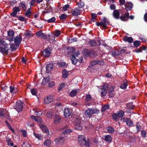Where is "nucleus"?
Listing matches in <instances>:
<instances>
[{
  "label": "nucleus",
  "mask_w": 147,
  "mask_h": 147,
  "mask_svg": "<svg viewBox=\"0 0 147 147\" xmlns=\"http://www.w3.org/2000/svg\"><path fill=\"white\" fill-rule=\"evenodd\" d=\"M78 140L79 144L81 146H84L85 147H90V143L88 140H86V137L84 136H79Z\"/></svg>",
  "instance_id": "obj_1"
},
{
  "label": "nucleus",
  "mask_w": 147,
  "mask_h": 147,
  "mask_svg": "<svg viewBox=\"0 0 147 147\" xmlns=\"http://www.w3.org/2000/svg\"><path fill=\"white\" fill-rule=\"evenodd\" d=\"M82 52L85 56L89 57L94 56L95 54V52L93 50H89L87 49H83Z\"/></svg>",
  "instance_id": "obj_2"
},
{
  "label": "nucleus",
  "mask_w": 147,
  "mask_h": 147,
  "mask_svg": "<svg viewBox=\"0 0 147 147\" xmlns=\"http://www.w3.org/2000/svg\"><path fill=\"white\" fill-rule=\"evenodd\" d=\"M3 46H0V52L3 55L7 54L10 49L8 44L5 43Z\"/></svg>",
  "instance_id": "obj_3"
},
{
  "label": "nucleus",
  "mask_w": 147,
  "mask_h": 147,
  "mask_svg": "<svg viewBox=\"0 0 147 147\" xmlns=\"http://www.w3.org/2000/svg\"><path fill=\"white\" fill-rule=\"evenodd\" d=\"M23 102L21 100H18L16 102L15 109L18 112H20L22 110Z\"/></svg>",
  "instance_id": "obj_4"
},
{
  "label": "nucleus",
  "mask_w": 147,
  "mask_h": 147,
  "mask_svg": "<svg viewBox=\"0 0 147 147\" xmlns=\"http://www.w3.org/2000/svg\"><path fill=\"white\" fill-rule=\"evenodd\" d=\"M51 48L48 47L44 49L41 52V54L45 57H49L51 54Z\"/></svg>",
  "instance_id": "obj_5"
},
{
  "label": "nucleus",
  "mask_w": 147,
  "mask_h": 147,
  "mask_svg": "<svg viewBox=\"0 0 147 147\" xmlns=\"http://www.w3.org/2000/svg\"><path fill=\"white\" fill-rule=\"evenodd\" d=\"M54 97V96L52 95H49L45 97L44 98V104H47L50 103L53 101Z\"/></svg>",
  "instance_id": "obj_6"
},
{
  "label": "nucleus",
  "mask_w": 147,
  "mask_h": 147,
  "mask_svg": "<svg viewBox=\"0 0 147 147\" xmlns=\"http://www.w3.org/2000/svg\"><path fill=\"white\" fill-rule=\"evenodd\" d=\"M12 10L13 12L11 13V16L14 17H17V13L20 11L21 9L19 7H15L13 8Z\"/></svg>",
  "instance_id": "obj_7"
},
{
  "label": "nucleus",
  "mask_w": 147,
  "mask_h": 147,
  "mask_svg": "<svg viewBox=\"0 0 147 147\" xmlns=\"http://www.w3.org/2000/svg\"><path fill=\"white\" fill-rule=\"evenodd\" d=\"M81 10L79 8H75L72 9L71 11V13L73 16H77L80 15Z\"/></svg>",
  "instance_id": "obj_8"
},
{
  "label": "nucleus",
  "mask_w": 147,
  "mask_h": 147,
  "mask_svg": "<svg viewBox=\"0 0 147 147\" xmlns=\"http://www.w3.org/2000/svg\"><path fill=\"white\" fill-rule=\"evenodd\" d=\"M74 125L75 128L76 130H80L82 129L81 122L80 120H79L77 121H76L74 123Z\"/></svg>",
  "instance_id": "obj_9"
},
{
  "label": "nucleus",
  "mask_w": 147,
  "mask_h": 147,
  "mask_svg": "<svg viewBox=\"0 0 147 147\" xmlns=\"http://www.w3.org/2000/svg\"><path fill=\"white\" fill-rule=\"evenodd\" d=\"M129 15L128 12L125 13L124 15L120 16L119 19L123 21H127L129 18Z\"/></svg>",
  "instance_id": "obj_10"
},
{
  "label": "nucleus",
  "mask_w": 147,
  "mask_h": 147,
  "mask_svg": "<svg viewBox=\"0 0 147 147\" xmlns=\"http://www.w3.org/2000/svg\"><path fill=\"white\" fill-rule=\"evenodd\" d=\"M120 13L119 10L115 9L113 12V15L115 18L116 19H118L120 18Z\"/></svg>",
  "instance_id": "obj_11"
},
{
  "label": "nucleus",
  "mask_w": 147,
  "mask_h": 147,
  "mask_svg": "<svg viewBox=\"0 0 147 147\" xmlns=\"http://www.w3.org/2000/svg\"><path fill=\"white\" fill-rule=\"evenodd\" d=\"M39 125L43 132L46 133L47 135L49 134V130L45 125L40 123L39 124Z\"/></svg>",
  "instance_id": "obj_12"
},
{
  "label": "nucleus",
  "mask_w": 147,
  "mask_h": 147,
  "mask_svg": "<svg viewBox=\"0 0 147 147\" xmlns=\"http://www.w3.org/2000/svg\"><path fill=\"white\" fill-rule=\"evenodd\" d=\"M123 120L126 122L127 125L129 126H132L134 124L133 122L129 118H124Z\"/></svg>",
  "instance_id": "obj_13"
},
{
  "label": "nucleus",
  "mask_w": 147,
  "mask_h": 147,
  "mask_svg": "<svg viewBox=\"0 0 147 147\" xmlns=\"http://www.w3.org/2000/svg\"><path fill=\"white\" fill-rule=\"evenodd\" d=\"M133 6V4L131 2L127 3L125 5V9L127 11L131 10L132 9Z\"/></svg>",
  "instance_id": "obj_14"
},
{
  "label": "nucleus",
  "mask_w": 147,
  "mask_h": 147,
  "mask_svg": "<svg viewBox=\"0 0 147 147\" xmlns=\"http://www.w3.org/2000/svg\"><path fill=\"white\" fill-rule=\"evenodd\" d=\"M71 112L69 109H65L64 111V115L66 117H69L71 114Z\"/></svg>",
  "instance_id": "obj_15"
},
{
  "label": "nucleus",
  "mask_w": 147,
  "mask_h": 147,
  "mask_svg": "<svg viewBox=\"0 0 147 147\" xmlns=\"http://www.w3.org/2000/svg\"><path fill=\"white\" fill-rule=\"evenodd\" d=\"M84 113L87 117L89 118L91 117L92 115L90 108H88L85 110L84 111Z\"/></svg>",
  "instance_id": "obj_16"
},
{
  "label": "nucleus",
  "mask_w": 147,
  "mask_h": 147,
  "mask_svg": "<svg viewBox=\"0 0 147 147\" xmlns=\"http://www.w3.org/2000/svg\"><path fill=\"white\" fill-rule=\"evenodd\" d=\"M46 68V72L49 73L53 68V64L51 63L48 64Z\"/></svg>",
  "instance_id": "obj_17"
},
{
  "label": "nucleus",
  "mask_w": 147,
  "mask_h": 147,
  "mask_svg": "<svg viewBox=\"0 0 147 147\" xmlns=\"http://www.w3.org/2000/svg\"><path fill=\"white\" fill-rule=\"evenodd\" d=\"M50 80L51 79L49 77L47 76L46 77H45L43 78L41 84L43 85H45L49 82Z\"/></svg>",
  "instance_id": "obj_18"
},
{
  "label": "nucleus",
  "mask_w": 147,
  "mask_h": 147,
  "mask_svg": "<svg viewBox=\"0 0 147 147\" xmlns=\"http://www.w3.org/2000/svg\"><path fill=\"white\" fill-rule=\"evenodd\" d=\"M10 50L12 51H16L19 47V46L18 45H17L16 44H14L13 43H10Z\"/></svg>",
  "instance_id": "obj_19"
},
{
  "label": "nucleus",
  "mask_w": 147,
  "mask_h": 147,
  "mask_svg": "<svg viewBox=\"0 0 147 147\" xmlns=\"http://www.w3.org/2000/svg\"><path fill=\"white\" fill-rule=\"evenodd\" d=\"M65 141L64 139L63 138H60L59 139H56V142L58 145H62L64 144Z\"/></svg>",
  "instance_id": "obj_20"
},
{
  "label": "nucleus",
  "mask_w": 147,
  "mask_h": 147,
  "mask_svg": "<svg viewBox=\"0 0 147 147\" xmlns=\"http://www.w3.org/2000/svg\"><path fill=\"white\" fill-rule=\"evenodd\" d=\"M104 140L107 142H112V138L110 135H108L104 136Z\"/></svg>",
  "instance_id": "obj_21"
},
{
  "label": "nucleus",
  "mask_w": 147,
  "mask_h": 147,
  "mask_svg": "<svg viewBox=\"0 0 147 147\" xmlns=\"http://www.w3.org/2000/svg\"><path fill=\"white\" fill-rule=\"evenodd\" d=\"M102 62L100 60H93L90 63L91 65L93 66L97 64H101Z\"/></svg>",
  "instance_id": "obj_22"
},
{
  "label": "nucleus",
  "mask_w": 147,
  "mask_h": 147,
  "mask_svg": "<svg viewBox=\"0 0 147 147\" xmlns=\"http://www.w3.org/2000/svg\"><path fill=\"white\" fill-rule=\"evenodd\" d=\"M22 40V37H15L14 39V42L15 44L19 46Z\"/></svg>",
  "instance_id": "obj_23"
},
{
  "label": "nucleus",
  "mask_w": 147,
  "mask_h": 147,
  "mask_svg": "<svg viewBox=\"0 0 147 147\" xmlns=\"http://www.w3.org/2000/svg\"><path fill=\"white\" fill-rule=\"evenodd\" d=\"M47 117L50 119H52L55 117L54 113L51 111H50L48 112L47 113Z\"/></svg>",
  "instance_id": "obj_24"
},
{
  "label": "nucleus",
  "mask_w": 147,
  "mask_h": 147,
  "mask_svg": "<svg viewBox=\"0 0 147 147\" xmlns=\"http://www.w3.org/2000/svg\"><path fill=\"white\" fill-rule=\"evenodd\" d=\"M123 40L125 42H128L129 43L132 42L133 41L132 37H123Z\"/></svg>",
  "instance_id": "obj_25"
},
{
  "label": "nucleus",
  "mask_w": 147,
  "mask_h": 147,
  "mask_svg": "<svg viewBox=\"0 0 147 147\" xmlns=\"http://www.w3.org/2000/svg\"><path fill=\"white\" fill-rule=\"evenodd\" d=\"M31 7L29 8L25 13V16L27 18H30V15L32 14V12L30 11L31 9Z\"/></svg>",
  "instance_id": "obj_26"
},
{
  "label": "nucleus",
  "mask_w": 147,
  "mask_h": 147,
  "mask_svg": "<svg viewBox=\"0 0 147 147\" xmlns=\"http://www.w3.org/2000/svg\"><path fill=\"white\" fill-rule=\"evenodd\" d=\"M67 54L69 55L70 54L72 53L75 50V48L73 47H67L66 48Z\"/></svg>",
  "instance_id": "obj_27"
},
{
  "label": "nucleus",
  "mask_w": 147,
  "mask_h": 147,
  "mask_svg": "<svg viewBox=\"0 0 147 147\" xmlns=\"http://www.w3.org/2000/svg\"><path fill=\"white\" fill-rule=\"evenodd\" d=\"M96 25L98 26H102L103 28L104 29H106L107 27V26L104 25L102 21L100 22H96Z\"/></svg>",
  "instance_id": "obj_28"
},
{
  "label": "nucleus",
  "mask_w": 147,
  "mask_h": 147,
  "mask_svg": "<svg viewBox=\"0 0 147 147\" xmlns=\"http://www.w3.org/2000/svg\"><path fill=\"white\" fill-rule=\"evenodd\" d=\"M70 59L72 63L74 64H76L77 62L78 59H76L75 57L72 55L70 57Z\"/></svg>",
  "instance_id": "obj_29"
},
{
  "label": "nucleus",
  "mask_w": 147,
  "mask_h": 147,
  "mask_svg": "<svg viewBox=\"0 0 147 147\" xmlns=\"http://www.w3.org/2000/svg\"><path fill=\"white\" fill-rule=\"evenodd\" d=\"M61 118L59 114H57L56 113V123H58L61 121Z\"/></svg>",
  "instance_id": "obj_30"
},
{
  "label": "nucleus",
  "mask_w": 147,
  "mask_h": 147,
  "mask_svg": "<svg viewBox=\"0 0 147 147\" xmlns=\"http://www.w3.org/2000/svg\"><path fill=\"white\" fill-rule=\"evenodd\" d=\"M92 115L94 114H98L99 113V111L98 110L96 107H93L90 108Z\"/></svg>",
  "instance_id": "obj_31"
},
{
  "label": "nucleus",
  "mask_w": 147,
  "mask_h": 147,
  "mask_svg": "<svg viewBox=\"0 0 147 147\" xmlns=\"http://www.w3.org/2000/svg\"><path fill=\"white\" fill-rule=\"evenodd\" d=\"M106 129L109 133L113 134L114 132V129L111 126L107 127Z\"/></svg>",
  "instance_id": "obj_32"
},
{
  "label": "nucleus",
  "mask_w": 147,
  "mask_h": 147,
  "mask_svg": "<svg viewBox=\"0 0 147 147\" xmlns=\"http://www.w3.org/2000/svg\"><path fill=\"white\" fill-rule=\"evenodd\" d=\"M127 85L128 83L127 81V80H125V81L120 85V88L122 89H125L126 88Z\"/></svg>",
  "instance_id": "obj_33"
},
{
  "label": "nucleus",
  "mask_w": 147,
  "mask_h": 147,
  "mask_svg": "<svg viewBox=\"0 0 147 147\" xmlns=\"http://www.w3.org/2000/svg\"><path fill=\"white\" fill-rule=\"evenodd\" d=\"M24 34L26 36L31 37L34 35V34H32L31 31L29 30H27L24 32Z\"/></svg>",
  "instance_id": "obj_34"
},
{
  "label": "nucleus",
  "mask_w": 147,
  "mask_h": 147,
  "mask_svg": "<svg viewBox=\"0 0 147 147\" xmlns=\"http://www.w3.org/2000/svg\"><path fill=\"white\" fill-rule=\"evenodd\" d=\"M68 76V72L65 69H64L63 71V77L64 78H66Z\"/></svg>",
  "instance_id": "obj_35"
},
{
  "label": "nucleus",
  "mask_w": 147,
  "mask_h": 147,
  "mask_svg": "<svg viewBox=\"0 0 147 147\" xmlns=\"http://www.w3.org/2000/svg\"><path fill=\"white\" fill-rule=\"evenodd\" d=\"M117 114L118 115V117L121 118L124 115V112L121 110L117 112Z\"/></svg>",
  "instance_id": "obj_36"
},
{
  "label": "nucleus",
  "mask_w": 147,
  "mask_h": 147,
  "mask_svg": "<svg viewBox=\"0 0 147 147\" xmlns=\"http://www.w3.org/2000/svg\"><path fill=\"white\" fill-rule=\"evenodd\" d=\"M104 25L107 26V25H109L110 22L108 19H107L105 17L103 18V20H102Z\"/></svg>",
  "instance_id": "obj_37"
},
{
  "label": "nucleus",
  "mask_w": 147,
  "mask_h": 147,
  "mask_svg": "<svg viewBox=\"0 0 147 147\" xmlns=\"http://www.w3.org/2000/svg\"><path fill=\"white\" fill-rule=\"evenodd\" d=\"M78 93L77 89L73 90L70 93L69 95L70 96L73 97L76 96Z\"/></svg>",
  "instance_id": "obj_38"
},
{
  "label": "nucleus",
  "mask_w": 147,
  "mask_h": 147,
  "mask_svg": "<svg viewBox=\"0 0 147 147\" xmlns=\"http://www.w3.org/2000/svg\"><path fill=\"white\" fill-rule=\"evenodd\" d=\"M19 5L20 7H22L24 10L25 11L27 7L25 5V3L24 1H23L20 3Z\"/></svg>",
  "instance_id": "obj_39"
},
{
  "label": "nucleus",
  "mask_w": 147,
  "mask_h": 147,
  "mask_svg": "<svg viewBox=\"0 0 147 147\" xmlns=\"http://www.w3.org/2000/svg\"><path fill=\"white\" fill-rule=\"evenodd\" d=\"M36 36L38 37H47V36L42 33L41 31H38L36 33Z\"/></svg>",
  "instance_id": "obj_40"
},
{
  "label": "nucleus",
  "mask_w": 147,
  "mask_h": 147,
  "mask_svg": "<svg viewBox=\"0 0 147 147\" xmlns=\"http://www.w3.org/2000/svg\"><path fill=\"white\" fill-rule=\"evenodd\" d=\"M30 145L29 142L26 140H25L23 143L22 147H30Z\"/></svg>",
  "instance_id": "obj_41"
},
{
  "label": "nucleus",
  "mask_w": 147,
  "mask_h": 147,
  "mask_svg": "<svg viewBox=\"0 0 147 147\" xmlns=\"http://www.w3.org/2000/svg\"><path fill=\"white\" fill-rule=\"evenodd\" d=\"M10 92L13 94L16 93L17 92V89L13 86H10L9 87Z\"/></svg>",
  "instance_id": "obj_42"
},
{
  "label": "nucleus",
  "mask_w": 147,
  "mask_h": 147,
  "mask_svg": "<svg viewBox=\"0 0 147 147\" xmlns=\"http://www.w3.org/2000/svg\"><path fill=\"white\" fill-rule=\"evenodd\" d=\"M14 33V32L12 30L10 29L7 32L8 35L9 37H13Z\"/></svg>",
  "instance_id": "obj_43"
},
{
  "label": "nucleus",
  "mask_w": 147,
  "mask_h": 147,
  "mask_svg": "<svg viewBox=\"0 0 147 147\" xmlns=\"http://www.w3.org/2000/svg\"><path fill=\"white\" fill-rule=\"evenodd\" d=\"M91 21L93 22H95L97 19L96 18L97 17L96 15V13H93L91 14Z\"/></svg>",
  "instance_id": "obj_44"
},
{
  "label": "nucleus",
  "mask_w": 147,
  "mask_h": 147,
  "mask_svg": "<svg viewBox=\"0 0 147 147\" xmlns=\"http://www.w3.org/2000/svg\"><path fill=\"white\" fill-rule=\"evenodd\" d=\"M141 41L138 40H136L134 42V45L136 47L139 46L141 44Z\"/></svg>",
  "instance_id": "obj_45"
},
{
  "label": "nucleus",
  "mask_w": 147,
  "mask_h": 147,
  "mask_svg": "<svg viewBox=\"0 0 147 147\" xmlns=\"http://www.w3.org/2000/svg\"><path fill=\"white\" fill-rule=\"evenodd\" d=\"M79 8H82L84 6V2L80 1L77 3Z\"/></svg>",
  "instance_id": "obj_46"
},
{
  "label": "nucleus",
  "mask_w": 147,
  "mask_h": 147,
  "mask_svg": "<svg viewBox=\"0 0 147 147\" xmlns=\"http://www.w3.org/2000/svg\"><path fill=\"white\" fill-rule=\"evenodd\" d=\"M89 43L91 47H93L95 46L96 44V42L94 40H91L89 41Z\"/></svg>",
  "instance_id": "obj_47"
},
{
  "label": "nucleus",
  "mask_w": 147,
  "mask_h": 147,
  "mask_svg": "<svg viewBox=\"0 0 147 147\" xmlns=\"http://www.w3.org/2000/svg\"><path fill=\"white\" fill-rule=\"evenodd\" d=\"M44 39H48L51 43H52L55 40V37H43Z\"/></svg>",
  "instance_id": "obj_48"
},
{
  "label": "nucleus",
  "mask_w": 147,
  "mask_h": 147,
  "mask_svg": "<svg viewBox=\"0 0 147 147\" xmlns=\"http://www.w3.org/2000/svg\"><path fill=\"white\" fill-rule=\"evenodd\" d=\"M59 18L61 20H66L67 18V15L63 13L59 16Z\"/></svg>",
  "instance_id": "obj_49"
},
{
  "label": "nucleus",
  "mask_w": 147,
  "mask_h": 147,
  "mask_svg": "<svg viewBox=\"0 0 147 147\" xmlns=\"http://www.w3.org/2000/svg\"><path fill=\"white\" fill-rule=\"evenodd\" d=\"M109 108V106L108 105H105L102 107L101 111L102 112L105 111L106 109Z\"/></svg>",
  "instance_id": "obj_50"
},
{
  "label": "nucleus",
  "mask_w": 147,
  "mask_h": 147,
  "mask_svg": "<svg viewBox=\"0 0 147 147\" xmlns=\"http://www.w3.org/2000/svg\"><path fill=\"white\" fill-rule=\"evenodd\" d=\"M58 64L59 67H61L63 68L65 67V66L67 67V65L65 62L58 63Z\"/></svg>",
  "instance_id": "obj_51"
},
{
  "label": "nucleus",
  "mask_w": 147,
  "mask_h": 147,
  "mask_svg": "<svg viewBox=\"0 0 147 147\" xmlns=\"http://www.w3.org/2000/svg\"><path fill=\"white\" fill-rule=\"evenodd\" d=\"M92 99V97L91 95L89 94H87L86 96L85 100L86 101H90Z\"/></svg>",
  "instance_id": "obj_52"
},
{
  "label": "nucleus",
  "mask_w": 147,
  "mask_h": 147,
  "mask_svg": "<svg viewBox=\"0 0 147 147\" xmlns=\"http://www.w3.org/2000/svg\"><path fill=\"white\" fill-rule=\"evenodd\" d=\"M51 142L50 140H47L45 141L44 142V145H45L49 147L51 144Z\"/></svg>",
  "instance_id": "obj_53"
},
{
  "label": "nucleus",
  "mask_w": 147,
  "mask_h": 147,
  "mask_svg": "<svg viewBox=\"0 0 147 147\" xmlns=\"http://www.w3.org/2000/svg\"><path fill=\"white\" fill-rule=\"evenodd\" d=\"M65 85V84L64 83H61L58 89V92H59L62 88H63Z\"/></svg>",
  "instance_id": "obj_54"
},
{
  "label": "nucleus",
  "mask_w": 147,
  "mask_h": 147,
  "mask_svg": "<svg viewBox=\"0 0 147 147\" xmlns=\"http://www.w3.org/2000/svg\"><path fill=\"white\" fill-rule=\"evenodd\" d=\"M72 130L71 129H66L63 132V133L64 134H69L71 132Z\"/></svg>",
  "instance_id": "obj_55"
},
{
  "label": "nucleus",
  "mask_w": 147,
  "mask_h": 147,
  "mask_svg": "<svg viewBox=\"0 0 147 147\" xmlns=\"http://www.w3.org/2000/svg\"><path fill=\"white\" fill-rule=\"evenodd\" d=\"M18 19L19 20L22 22H24V21L27 20L24 17L21 16H19L18 17Z\"/></svg>",
  "instance_id": "obj_56"
},
{
  "label": "nucleus",
  "mask_w": 147,
  "mask_h": 147,
  "mask_svg": "<svg viewBox=\"0 0 147 147\" xmlns=\"http://www.w3.org/2000/svg\"><path fill=\"white\" fill-rule=\"evenodd\" d=\"M30 91L32 94L34 95H36V94L37 91L36 89L35 88L31 89Z\"/></svg>",
  "instance_id": "obj_57"
},
{
  "label": "nucleus",
  "mask_w": 147,
  "mask_h": 147,
  "mask_svg": "<svg viewBox=\"0 0 147 147\" xmlns=\"http://www.w3.org/2000/svg\"><path fill=\"white\" fill-rule=\"evenodd\" d=\"M61 104L60 102H57L56 104V108H57V107H59V108H60V109H59V111H60L61 110L63 109L62 108V107L61 106Z\"/></svg>",
  "instance_id": "obj_58"
},
{
  "label": "nucleus",
  "mask_w": 147,
  "mask_h": 147,
  "mask_svg": "<svg viewBox=\"0 0 147 147\" xmlns=\"http://www.w3.org/2000/svg\"><path fill=\"white\" fill-rule=\"evenodd\" d=\"M112 117L114 120L117 121L118 119V117L117 113H114L112 115Z\"/></svg>",
  "instance_id": "obj_59"
},
{
  "label": "nucleus",
  "mask_w": 147,
  "mask_h": 147,
  "mask_svg": "<svg viewBox=\"0 0 147 147\" xmlns=\"http://www.w3.org/2000/svg\"><path fill=\"white\" fill-rule=\"evenodd\" d=\"M114 90V88L112 86H109L108 89V91L109 92H113Z\"/></svg>",
  "instance_id": "obj_60"
},
{
  "label": "nucleus",
  "mask_w": 147,
  "mask_h": 147,
  "mask_svg": "<svg viewBox=\"0 0 147 147\" xmlns=\"http://www.w3.org/2000/svg\"><path fill=\"white\" fill-rule=\"evenodd\" d=\"M120 54V53L117 51H114L112 52V55L114 56H116Z\"/></svg>",
  "instance_id": "obj_61"
},
{
  "label": "nucleus",
  "mask_w": 147,
  "mask_h": 147,
  "mask_svg": "<svg viewBox=\"0 0 147 147\" xmlns=\"http://www.w3.org/2000/svg\"><path fill=\"white\" fill-rule=\"evenodd\" d=\"M109 85L107 84H105L102 86V87L101 88V89H104L107 90L108 89Z\"/></svg>",
  "instance_id": "obj_62"
},
{
  "label": "nucleus",
  "mask_w": 147,
  "mask_h": 147,
  "mask_svg": "<svg viewBox=\"0 0 147 147\" xmlns=\"http://www.w3.org/2000/svg\"><path fill=\"white\" fill-rule=\"evenodd\" d=\"M35 121L39 123L42 122V119L40 117L36 116Z\"/></svg>",
  "instance_id": "obj_63"
},
{
  "label": "nucleus",
  "mask_w": 147,
  "mask_h": 147,
  "mask_svg": "<svg viewBox=\"0 0 147 147\" xmlns=\"http://www.w3.org/2000/svg\"><path fill=\"white\" fill-rule=\"evenodd\" d=\"M101 92H100L102 95L105 96L107 93V91L104 89H101Z\"/></svg>",
  "instance_id": "obj_64"
}]
</instances>
